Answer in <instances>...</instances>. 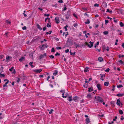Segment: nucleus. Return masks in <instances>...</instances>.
<instances>
[{
	"label": "nucleus",
	"instance_id": "f257e3e1",
	"mask_svg": "<svg viewBox=\"0 0 124 124\" xmlns=\"http://www.w3.org/2000/svg\"><path fill=\"white\" fill-rule=\"evenodd\" d=\"M95 99L97 100L96 101H97L99 102L102 103L103 101V99L100 96H95Z\"/></svg>",
	"mask_w": 124,
	"mask_h": 124
},
{
	"label": "nucleus",
	"instance_id": "f03ea898",
	"mask_svg": "<svg viewBox=\"0 0 124 124\" xmlns=\"http://www.w3.org/2000/svg\"><path fill=\"white\" fill-rule=\"evenodd\" d=\"M89 43H90L91 45L90 46V44H89L88 43L86 42L85 43V44L87 46L90 48H91V47L93 46V43L92 42L90 41Z\"/></svg>",
	"mask_w": 124,
	"mask_h": 124
},
{
	"label": "nucleus",
	"instance_id": "7ed1b4c3",
	"mask_svg": "<svg viewBox=\"0 0 124 124\" xmlns=\"http://www.w3.org/2000/svg\"><path fill=\"white\" fill-rule=\"evenodd\" d=\"M42 69H35L34 70V72L38 73H40L42 71Z\"/></svg>",
	"mask_w": 124,
	"mask_h": 124
},
{
	"label": "nucleus",
	"instance_id": "20e7f679",
	"mask_svg": "<svg viewBox=\"0 0 124 124\" xmlns=\"http://www.w3.org/2000/svg\"><path fill=\"white\" fill-rule=\"evenodd\" d=\"M9 81H7L6 82L5 84L3 85V89L4 90H5L6 89V88H5V87H8V85L7 84H8V83H9Z\"/></svg>",
	"mask_w": 124,
	"mask_h": 124
},
{
	"label": "nucleus",
	"instance_id": "39448f33",
	"mask_svg": "<svg viewBox=\"0 0 124 124\" xmlns=\"http://www.w3.org/2000/svg\"><path fill=\"white\" fill-rule=\"evenodd\" d=\"M41 38V37L39 36H35L34 38L33 39V40L34 41H35L36 40H38Z\"/></svg>",
	"mask_w": 124,
	"mask_h": 124
},
{
	"label": "nucleus",
	"instance_id": "423d86ee",
	"mask_svg": "<svg viewBox=\"0 0 124 124\" xmlns=\"http://www.w3.org/2000/svg\"><path fill=\"white\" fill-rule=\"evenodd\" d=\"M55 19L56 23L57 24H58L59 23L60 21L59 18L58 17H56L55 18Z\"/></svg>",
	"mask_w": 124,
	"mask_h": 124
},
{
	"label": "nucleus",
	"instance_id": "0eeeda50",
	"mask_svg": "<svg viewBox=\"0 0 124 124\" xmlns=\"http://www.w3.org/2000/svg\"><path fill=\"white\" fill-rule=\"evenodd\" d=\"M46 54L45 53H44L43 54H41L39 56V59H41L44 58V57H46Z\"/></svg>",
	"mask_w": 124,
	"mask_h": 124
},
{
	"label": "nucleus",
	"instance_id": "6e6552de",
	"mask_svg": "<svg viewBox=\"0 0 124 124\" xmlns=\"http://www.w3.org/2000/svg\"><path fill=\"white\" fill-rule=\"evenodd\" d=\"M102 5L103 7L105 8H106L107 6V4L105 2H103L102 3Z\"/></svg>",
	"mask_w": 124,
	"mask_h": 124
},
{
	"label": "nucleus",
	"instance_id": "1a4fd4ad",
	"mask_svg": "<svg viewBox=\"0 0 124 124\" xmlns=\"http://www.w3.org/2000/svg\"><path fill=\"white\" fill-rule=\"evenodd\" d=\"M97 86L99 90H101V88L100 84H98L97 85Z\"/></svg>",
	"mask_w": 124,
	"mask_h": 124
},
{
	"label": "nucleus",
	"instance_id": "9d476101",
	"mask_svg": "<svg viewBox=\"0 0 124 124\" xmlns=\"http://www.w3.org/2000/svg\"><path fill=\"white\" fill-rule=\"evenodd\" d=\"M89 68L88 67H86L85 68L84 70V71L85 72H87L89 71V70H88V69H89Z\"/></svg>",
	"mask_w": 124,
	"mask_h": 124
},
{
	"label": "nucleus",
	"instance_id": "9b49d317",
	"mask_svg": "<svg viewBox=\"0 0 124 124\" xmlns=\"http://www.w3.org/2000/svg\"><path fill=\"white\" fill-rule=\"evenodd\" d=\"M101 76L100 78V79L102 80L103 81L104 80L103 78H105V75L104 74H101Z\"/></svg>",
	"mask_w": 124,
	"mask_h": 124
},
{
	"label": "nucleus",
	"instance_id": "f8f14e48",
	"mask_svg": "<svg viewBox=\"0 0 124 124\" xmlns=\"http://www.w3.org/2000/svg\"><path fill=\"white\" fill-rule=\"evenodd\" d=\"M93 87H89L88 88V91L89 92H91L93 91Z\"/></svg>",
	"mask_w": 124,
	"mask_h": 124
},
{
	"label": "nucleus",
	"instance_id": "ddd939ff",
	"mask_svg": "<svg viewBox=\"0 0 124 124\" xmlns=\"http://www.w3.org/2000/svg\"><path fill=\"white\" fill-rule=\"evenodd\" d=\"M124 95V93H118L116 94V96L118 97H122Z\"/></svg>",
	"mask_w": 124,
	"mask_h": 124
},
{
	"label": "nucleus",
	"instance_id": "4468645a",
	"mask_svg": "<svg viewBox=\"0 0 124 124\" xmlns=\"http://www.w3.org/2000/svg\"><path fill=\"white\" fill-rule=\"evenodd\" d=\"M88 84H86V83H84V84L83 86L85 88H87L88 87Z\"/></svg>",
	"mask_w": 124,
	"mask_h": 124
},
{
	"label": "nucleus",
	"instance_id": "2eb2a0df",
	"mask_svg": "<svg viewBox=\"0 0 124 124\" xmlns=\"http://www.w3.org/2000/svg\"><path fill=\"white\" fill-rule=\"evenodd\" d=\"M103 59L101 57H99L98 58V61L100 62H102L103 61Z\"/></svg>",
	"mask_w": 124,
	"mask_h": 124
},
{
	"label": "nucleus",
	"instance_id": "dca6fc26",
	"mask_svg": "<svg viewBox=\"0 0 124 124\" xmlns=\"http://www.w3.org/2000/svg\"><path fill=\"white\" fill-rule=\"evenodd\" d=\"M47 19L48 20V22L49 23H50V18H49V17H47V18H45V22H46V20Z\"/></svg>",
	"mask_w": 124,
	"mask_h": 124
},
{
	"label": "nucleus",
	"instance_id": "f3484780",
	"mask_svg": "<svg viewBox=\"0 0 124 124\" xmlns=\"http://www.w3.org/2000/svg\"><path fill=\"white\" fill-rule=\"evenodd\" d=\"M120 100L119 99H118L117 100V102L116 104H117L118 105H119L120 104Z\"/></svg>",
	"mask_w": 124,
	"mask_h": 124
},
{
	"label": "nucleus",
	"instance_id": "a211bd4d",
	"mask_svg": "<svg viewBox=\"0 0 124 124\" xmlns=\"http://www.w3.org/2000/svg\"><path fill=\"white\" fill-rule=\"evenodd\" d=\"M25 57H22L20 59H19V61L20 62H22L23 60H24Z\"/></svg>",
	"mask_w": 124,
	"mask_h": 124
},
{
	"label": "nucleus",
	"instance_id": "6ab92c4d",
	"mask_svg": "<svg viewBox=\"0 0 124 124\" xmlns=\"http://www.w3.org/2000/svg\"><path fill=\"white\" fill-rule=\"evenodd\" d=\"M68 93H66L64 95H62V96L63 98H66L68 96Z\"/></svg>",
	"mask_w": 124,
	"mask_h": 124
},
{
	"label": "nucleus",
	"instance_id": "aec40b11",
	"mask_svg": "<svg viewBox=\"0 0 124 124\" xmlns=\"http://www.w3.org/2000/svg\"><path fill=\"white\" fill-rule=\"evenodd\" d=\"M78 98V97L77 96H75L73 98V99L74 101H76L77 100Z\"/></svg>",
	"mask_w": 124,
	"mask_h": 124
},
{
	"label": "nucleus",
	"instance_id": "412c9836",
	"mask_svg": "<svg viewBox=\"0 0 124 124\" xmlns=\"http://www.w3.org/2000/svg\"><path fill=\"white\" fill-rule=\"evenodd\" d=\"M37 28L41 30L42 29V28H41V27L39 25V24H37Z\"/></svg>",
	"mask_w": 124,
	"mask_h": 124
},
{
	"label": "nucleus",
	"instance_id": "4be33fe9",
	"mask_svg": "<svg viewBox=\"0 0 124 124\" xmlns=\"http://www.w3.org/2000/svg\"><path fill=\"white\" fill-rule=\"evenodd\" d=\"M58 71L57 70H55L54 71V72L53 73V75L54 76H56L58 73Z\"/></svg>",
	"mask_w": 124,
	"mask_h": 124
},
{
	"label": "nucleus",
	"instance_id": "5701e85b",
	"mask_svg": "<svg viewBox=\"0 0 124 124\" xmlns=\"http://www.w3.org/2000/svg\"><path fill=\"white\" fill-rule=\"evenodd\" d=\"M72 96H71L69 97L68 100L69 101H71L72 100Z\"/></svg>",
	"mask_w": 124,
	"mask_h": 124
},
{
	"label": "nucleus",
	"instance_id": "b1692460",
	"mask_svg": "<svg viewBox=\"0 0 124 124\" xmlns=\"http://www.w3.org/2000/svg\"><path fill=\"white\" fill-rule=\"evenodd\" d=\"M6 22L7 23V24H9L10 25L11 24V22L10 21L8 20H7L6 21Z\"/></svg>",
	"mask_w": 124,
	"mask_h": 124
},
{
	"label": "nucleus",
	"instance_id": "393cba45",
	"mask_svg": "<svg viewBox=\"0 0 124 124\" xmlns=\"http://www.w3.org/2000/svg\"><path fill=\"white\" fill-rule=\"evenodd\" d=\"M85 121L87 123H89L90 122V119L89 118H86L85 119Z\"/></svg>",
	"mask_w": 124,
	"mask_h": 124
},
{
	"label": "nucleus",
	"instance_id": "a878e982",
	"mask_svg": "<svg viewBox=\"0 0 124 124\" xmlns=\"http://www.w3.org/2000/svg\"><path fill=\"white\" fill-rule=\"evenodd\" d=\"M109 84V82H105L104 83V85L105 86H108Z\"/></svg>",
	"mask_w": 124,
	"mask_h": 124
},
{
	"label": "nucleus",
	"instance_id": "bb28decb",
	"mask_svg": "<svg viewBox=\"0 0 124 124\" xmlns=\"http://www.w3.org/2000/svg\"><path fill=\"white\" fill-rule=\"evenodd\" d=\"M119 113L120 114H123V111L121 110H120L119 111Z\"/></svg>",
	"mask_w": 124,
	"mask_h": 124
},
{
	"label": "nucleus",
	"instance_id": "cd10ccee",
	"mask_svg": "<svg viewBox=\"0 0 124 124\" xmlns=\"http://www.w3.org/2000/svg\"><path fill=\"white\" fill-rule=\"evenodd\" d=\"M87 98H90V99H91V96L90 94H87Z\"/></svg>",
	"mask_w": 124,
	"mask_h": 124
},
{
	"label": "nucleus",
	"instance_id": "c85d7f7f",
	"mask_svg": "<svg viewBox=\"0 0 124 124\" xmlns=\"http://www.w3.org/2000/svg\"><path fill=\"white\" fill-rule=\"evenodd\" d=\"M90 21L89 19H88L87 22H85V23L86 24H89L90 23Z\"/></svg>",
	"mask_w": 124,
	"mask_h": 124
},
{
	"label": "nucleus",
	"instance_id": "c756f323",
	"mask_svg": "<svg viewBox=\"0 0 124 124\" xmlns=\"http://www.w3.org/2000/svg\"><path fill=\"white\" fill-rule=\"evenodd\" d=\"M97 32H95L94 33H93V32H92V33L94 35H97L99 34V31H97Z\"/></svg>",
	"mask_w": 124,
	"mask_h": 124
},
{
	"label": "nucleus",
	"instance_id": "7c9ffc66",
	"mask_svg": "<svg viewBox=\"0 0 124 124\" xmlns=\"http://www.w3.org/2000/svg\"><path fill=\"white\" fill-rule=\"evenodd\" d=\"M120 25L122 27L124 26V24L122 22H121L120 23Z\"/></svg>",
	"mask_w": 124,
	"mask_h": 124
},
{
	"label": "nucleus",
	"instance_id": "2f4dec72",
	"mask_svg": "<svg viewBox=\"0 0 124 124\" xmlns=\"http://www.w3.org/2000/svg\"><path fill=\"white\" fill-rule=\"evenodd\" d=\"M73 26L74 27H77V26L78 25V24L76 23H74L73 24Z\"/></svg>",
	"mask_w": 124,
	"mask_h": 124
},
{
	"label": "nucleus",
	"instance_id": "473e14b6",
	"mask_svg": "<svg viewBox=\"0 0 124 124\" xmlns=\"http://www.w3.org/2000/svg\"><path fill=\"white\" fill-rule=\"evenodd\" d=\"M65 18L67 19L68 20L70 16H69L68 15H65Z\"/></svg>",
	"mask_w": 124,
	"mask_h": 124
},
{
	"label": "nucleus",
	"instance_id": "72a5a7b5",
	"mask_svg": "<svg viewBox=\"0 0 124 124\" xmlns=\"http://www.w3.org/2000/svg\"><path fill=\"white\" fill-rule=\"evenodd\" d=\"M117 87L118 88H119L122 87H123V86L122 85H117Z\"/></svg>",
	"mask_w": 124,
	"mask_h": 124
},
{
	"label": "nucleus",
	"instance_id": "f704fd0d",
	"mask_svg": "<svg viewBox=\"0 0 124 124\" xmlns=\"http://www.w3.org/2000/svg\"><path fill=\"white\" fill-rule=\"evenodd\" d=\"M32 62H30L29 63V64L31 66V68H33L34 67L33 65H32Z\"/></svg>",
	"mask_w": 124,
	"mask_h": 124
},
{
	"label": "nucleus",
	"instance_id": "c9c22d12",
	"mask_svg": "<svg viewBox=\"0 0 124 124\" xmlns=\"http://www.w3.org/2000/svg\"><path fill=\"white\" fill-rule=\"evenodd\" d=\"M103 33L105 35H107L108 34V32L107 31H104L103 32Z\"/></svg>",
	"mask_w": 124,
	"mask_h": 124
},
{
	"label": "nucleus",
	"instance_id": "e433bc0d",
	"mask_svg": "<svg viewBox=\"0 0 124 124\" xmlns=\"http://www.w3.org/2000/svg\"><path fill=\"white\" fill-rule=\"evenodd\" d=\"M0 77L1 78L5 76V75L4 74H2L1 73H0Z\"/></svg>",
	"mask_w": 124,
	"mask_h": 124
},
{
	"label": "nucleus",
	"instance_id": "4c0bfd02",
	"mask_svg": "<svg viewBox=\"0 0 124 124\" xmlns=\"http://www.w3.org/2000/svg\"><path fill=\"white\" fill-rule=\"evenodd\" d=\"M6 60L8 61L9 60V56H7L6 58Z\"/></svg>",
	"mask_w": 124,
	"mask_h": 124
},
{
	"label": "nucleus",
	"instance_id": "58836bf2",
	"mask_svg": "<svg viewBox=\"0 0 124 124\" xmlns=\"http://www.w3.org/2000/svg\"><path fill=\"white\" fill-rule=\"evenodd\" d=\"M18 80L17 81V82L18 83H19L20 82V78H17Z\"/></svg>",
	"mask_w": 124,
	"mask_h": 124
},
{
	"label": "nucleus",
	"instance_id": "ea45409f",
	"mask_svg": "<svg viewBox=\"0 0 124 124\" xmlns=\"http://www.w3.org/2000/svg\"><path fill=\"white\" fill-rule=\"evenodd\" d=\"M68 27V26L67 25L65 26V27H64V28L65 29V30L66 31H67L68 30L67 29V28Z\"/></svg>",
	"mask_w": 124,
	"mask_h": 124
},
{
	"label": "nucleus",
	"instance_id": "a19ab883",
	"mask_svg": "<svg viewBox=\"0 0 124 124\" xmlns=\"http://www.w3.org/2000/svg\"><path fill=\"white\" fill-rule=\"evenodd\" d=\"M46 26L48 27H51V24H49V23H47L46 25Z\"/></svg>",
	"mask_w": 124,
	"mask_h": 124
},
{
	"label": "nucleus",
	"instance_id": "79ce46f5",
	"mask_svg": "<svg viewBox=\"0 0 124 124\" xmlns=\"http://www.w3.org/2000/svg\"><path fill=\"white\" fill-rule=\"evenodd\" d=\"M119 62L122 64H123V62L121 60H119Z\"/></svg>",
	"mask_w": 124,
	"mask_h": 124
},
{
	"label": "nucleus",
	"instance_id": "37998d69",
	"mask_svg": "<svg viewBox=\"0 0 124 124\" xmlns=\"http://www.w3.org/2000/svg\"><path fill=\"white\" fill-rule=\"evenodd\" d=\"M53 111H54L53 109H51L50 110V111L49 112V114H51L52 113V112Z\"/></svg>",
	"mask_w": 124,
	"mask_h": 124
},
{
	"label": "nucleus",
	"instance_id": "c03bdc74",
	"mask_svg": "<svg viewBox=\"0 0 124 124\" xmlns=\"http://www.w3.org/2000/svg\"><path fill=\"white\" fill-rule=\"evenodd\" d=\"M94 7H98L99 6V4L97 3L95 4H94Z\"/></svg>",
	"mask_w": 124,
	"mask_h": 124
},
{
	"label": "nucleus",
	"instance_id": "a18cd8bd",
	"mask_svg": "<svg viewBox=\"0 0 124 124\" xmlns=\"http://www.w3.org/2000/svg\"><path fill=\"white\" fill-rule=\"evenodd\" d=\"M109 68H108L107 69L105 70V71L108 72L109 71Z\"/></svg>",
	"mask_w": 124,
	"mask_h": 124
},
{
	"label": "nucleus",
	"instance_id": "49530a36",
	"mask_svg": "<svg viewBox=\"0 0 124 124\" xmlns=\"http://www.w3.org/2000/svg\"><path fill=\"white\" fill-rule=\"evenodd\" d=\"M13 69H14V67H12L10 69H9V70L10 71H12L13 70Z\"/></svg>",
	"mask_w": 124,
	"mask_h": 124
},
{
	"label": "nucleus",
	"instance_id": "de8ad7c7",
	"mask_svg": "<svg viewBox=\"0 0 124 124\" xmlns=\"http://www.w3.org/2000/svg\"><path fill=\"white\" fill-rule=\"evenodd\" d=\"M26 27L25 26H24L23 27V28H22V29L23 30H26Z\"/></svg>",
	"mask_w": 124,
	"mask_h": 124
},
{
	"label": "nucleus",
	"instance_id": "09e8293b",
	"mask_svg": "<svg viewBox=\"0 0 124 124\" xmlns=\"http://www.w3.org/2000/svg\"><path fill=\"white\" fill-rule=\"evenodd\" d=\"M49 57L50 58H52V59L54 58V56L53 55H51L50 56H49Z\"/></svg>",
	"mask_w": 124,
	"mask_h": 124
},
{
	"label": "nucleus",
	"instance_id": "8fccbe9b",
	"mask_svg": "<svg viewBox=\"0 0 124 124\" xmlns=\"http://www.w3.org/2000/svg\"><path fill=\"white\" fill-rule=\"evenodd\" d=\"M55 50L54 49V48H52V49L51 52H55Z\"/></svg>",
	"mask_w": 124,
	"mask_h": 124
},
{
	"label": "nucleus",
	"instance_id": "3c124183",
	"mask_svg": "<svg viewBox=\"0 0 124 124\" xmlns=\"http://www.w3.org/2000/svg\"><path fill=\"white\" fill-rule=\"evenodd\" d=\"M69 49H67V50H65V52L66 53H67L69 52Z\"/></svg>",
	"mask_w": 124,
	"mask_h": 124
},
{
	"label": "nucleus",
	"instance_id": "603ef678",
	"mask_svg": "<svg viewBox=\"0 0 124 124\" xmlns=\"http://www.w3.org/2000/svg\"><path fill=\"white\" fill-rule=\"evenodd\" d=\"M108 20H105V23L106 24L108 23Z\"/></svg>",
	"mask_w": 124,
	"mask_h": 124
},
{
	"label": "nucleus",
	"instance_id": "864d4df0",
	"mask_svg": "<svg viewBox=\"0 0 124 124\" xmlns=\"http://www.w3.org/2000/svg\"><path fill=\"white\" fill-rule=\"evenodd\" d=\"M58 2L59 3H63V1L62 0H59Z\"/></svg>",
	"mask_w": 124,
	"mask_h": 124
},
{
	"label": "nucleus",
	"instance_id": "5fc2aeb1",
	"mask_svg": "<svg viewBox=\"0 0 124 124\" xmlns=\"http://www.w3.org/2000/svg\"><path fill=\"white\" fill-rule=\"evenodd\" d=\"M60 92L62 93H65V92L64 90H62L60 91Z\"/></svg>",
	"mask_w": 124,
	"mask_h": 124
},
{
	"label": "nucleus",
	"instance_id": "6e6d98bb",
	"mask_svg": "<svg viewBox=\"0 0 124 124\" xmlns=\"http://www.w3.org/2000/svg\"><path fill=\"white\" fill-rule=\"evenodd\" d=\"M46 29V27H43V31H45Z\"/></svg>",
	"mask_w": 124,
	"mask_h": 124
},
{
	"label": "nucleus",
	"instance_id": "4d7b16f0",
	"mask_svg": "<svg viewBox=\"0 0 124 124\" xmlns=\"http://www.w3.org/2000/svg\"><path fill=\"white\" fill-rule=\"evenodd\" d=\"M44 16H49L50 15L49 14H45L44 15Z\"/></svg>",
	"mask_w": 124,
	"mask_h": 124
},
{
	"label": "nucleus",
	"instance_id": "13d9d810",
	"mask_svg": "<svg viewBox=\"0 0 124 124\" xmlns=\"http://www.w3.org/2000/svg\"><path fill=\"white\" fill-rule=\"evenodd\" d=\"M66 34H65V37H67V36L69 34L68 33V32H66Z\"/></svg>",
	"mask_w": 124,
	"mask_h": 124
},
{
	"label": "nucleus",
	"instance_id": "bf43d9fd",
	"mask_svg": "<svg viewBox=\"0 0 124 124\" xmlns=\"http://www.w3.org/2000/svg\"><path fill=\"white\" fill-rule=\"evenodd\" d=\"M55 56L59 55H60V54L58 53L57 52L55 54Z\"/></svg>",
	"mask_w": 124,
	"mask_h": 124
},
{
	"label": "nucleus",
	"instance_id": "052dcab7",
	"mask_svg": "<svg viewBox=\"0 0 124 124\" xmlns=\"http://www.w3.org/2000/svg\"><path fill=\"white\" fill-rule=\"evenodd\" d=\"M16 72L15 69L12 72V73L15 74L16 73Z\"/></svg>",
	"mask_w": 124,
	"mask_h": 124
},
{
	"label": "nucleus",
	"instance_id": "680f3d73",
	"mask_svg": "<svg viewBox=\"0 0 124 124\" xmlns=\"http://www.w3.org/2000/svg\"><path fill=\"white\" fill-rule=\"evenodd\" d=\"M114 123L113 121H112L111 123H110V122H108V124H112Z\"/></svg>",
	"mask_w": 124,
	"mask_h": 124
},
{
	"label": "nucleus",
	"instance_id": "e2e57ef3",
	"mask_svg": "<svg viewBox=\"0 0 124 124\" xmlns=\"http://www.w3.org/2000/svg\"><path fill=\"white\" fill-rule=\"evenodd\" d=\"M113 19H114V22L116 23L117 22V21L115 19V18H113Z\"/></svg>",
	"mask_w": 124,
	"mask_h": 124
},
{
	"label": "nucleus",
	"instance_id": "0e129e2a",
	"mask_svg": "<svg viewBox=\"0 0 124 124\" xmlns=\"http://www.w3.org/2000/svg\"><path fill=\"white\" fill-rule=\"evenodd\" d=\"M124 119V117H123V116H121L120 118V119L121 120H123Z\"/></svg>",
	"mask_w": 124,
	"mask_h": 124
},
{
	"label": "nucleus",
	"instance_id": "69168bd1",
	"mask_svg": "<svg viewBox=\"0 0 124 124\" xmlns=\"http://www.w3.org/2000/svg\"><path fill=\"white\" fill-rule=\"evenodd\" d=\"M39 77L40 78H42L43 77V76L42 75H40L39 76Z\"/></svg>",
	"mask_w": 124,
	"mask_h": 124
},
{
	"label": "nucleus",
	"instance_id": "338daca9",
	"mask_svg": "<svg viewBox=\"0 0 124 124\" xmlns=\"http://www.w3.org/2000/svg\"><path fill=\"white\" fill-rule=\"evenodd\" d=\"M0 69L1 70V71H2L3 70V67H1L0 68Z\"/></svg>",
	"mask_w": 124,
	"mask_h": 124
},
{
	"label": "nucleus",
	"instance_id": "774afa93",
	"mask_svg": "<svg viewBox=\"0 0 124 124\" xmlns=\"http://www.w3.org/2000/svg\"><path fill=\"white\" fill-rule=\"evenodd\" d=\"M81 101V103H82L84 101V100L83 99L82 100H81L80 101Z\"/></svg>",
	"mask_w": 124,
	"mask_h": 124
}]
</instances>
